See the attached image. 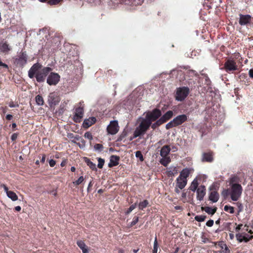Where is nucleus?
<instances>
[{"label":"nucleus","instance_id":"1","mask_svg":"<svg viewBox=\"0 0 253 253\" xmlns=\"http://www.w3.org/2000/svg\"><path fill=\"white\" fill-rule=\"evenodd\" d=\"M144 114V117H140L138 119V122L140 123L133 132V138L143 136L150 126L153 129H155L164 123L160 118L152 125V122L157 120L162 115L161 111L158 109L146 112Z\"/></svg>","mask_w":253,"mask_h":253},{"label":"nucleus","instance_id":"2","mask_svg":"<svg viewBox=\"0 0 253 253\" xmlns=\"http://www.w3.org/2000/svg\"><path fill=\"white\" fill-rule=\"evenodd\" d=\"M42 65L38 62L34 64L28 71V76L30 79L35 77L38 83L45 81L46 77L52 69L50 67H45L42 68Z\"/></svg>","mask_w":253,"mask_h":253},{"label":"nucleus","instance_id":"3","mask_svg":"<svg viewBox=\"0 0 253 253\" xmlns=\"http://www.w3.org/2000/svg\"><path fill=\"white\" fill-rule=\"evenodd\" d=\"M242 190V187L240 184L237 183L232 184L230 193L232 200L237 201L241 197Z\"/></svg>","mask_w":253,"mask_h":253},{"label":"nucleus","instance_id":"4","mask_svg":"<svg viewBox=\"0 0 253 253\" xmlns=\"http://www.w3.org/2000/svg\"><path fill=\"white\" fill-rule=\"evenodd\" d=\"M190 92L189 88L188 87H180L177 88L175 93V99L178 101H183L188 96Z\"/></svg>","mask_w":253,"mask_h":253},{"label":"nucleus","instance_id":"5","mask_svg":"<svg viewBox=\"0 0 253 253\" xmlns=\"http://www.w3.org/2000/svg\"><path fill=\"white\" fill-rule=\"evenodd\" d=\"M119 130V126L116 120L111 121L107 127V131L109 134L114 135L118 132Z\"/></svg>","mask_w":253,"mask_h":253},{"label":"nucleus","instance_id":"6","mask_svg":"<svg viewBox=\"0 0 253 253\" xmlns=\"http://www.w3.org/2000/svg\"><path fill=\"white\" fill-rule=\"evenodd\" d=\"M60 76L58 73L51 72L47 78L46 82L50 85H55L59 82Z\"/></svg>","mask_w":253,"mask_h":253},{"label":"nucleus","instance_id":"7","mask_svg":"<svg viewBox=\"0 0 253 253\" xmlns=\"http://www.w3.org/2000/svg\"><path fill=\"white\" fill-rule=\"evenodd\" d=\"M28 59V55L26 51H22L15 59V63L20 66H23L26 64Z\"/></svg>","mask_w":253,"mask_h":253},{"label":"nucleus","instance_id":"8","mask_svg":"<svg viewBox=\"0 0 253 253\" xmlns=\"http://www.w3.org/2000/svg\"><path fill=\"white\" fill-rule=\"evenodd\" d=\"M224 67L226 72L228 73L238 69L236 63L232 59H228L224 63Z\"/></svg>","mask_w":253,"mask_h":253},{"label":"nucleus","instance_id":"9","mask_svg":"<svg viewBox=\"0 0 253 253\" xmlns=\"http://www.w3.org/2000/svg\"><path fill=\"white\" fill-rule=\"evenodd\" d=\"M239 23L241 26L248 25L251 23L252 17L250 15H243L240 14Z\"/></svg>","mask_w":253,"mask_h":253},{"label":"nucleus","instance_id":"10","mask_svg":"<svg viewBox=\"0 0 253 253\" xmlns=\"http://www.w3.org/2000/svg\"><path fill=\"white\" fill-rule=\"evenodd\" d=\"M11 50V47L8 42L4 39L0 41V51L3 53L7 54Z\"/></svg>","mask_w":253,"mask_h":253},{"label":"nucleus","instance_id":"11","mask_svg":"<svg viewBox=\"0 0 253 253\" xmlns=\"http://www.w3.org/2000/svg\"><path fill=\"white\" fill-rule=\"evenodd\" d=\"M195 192H196L197 200L201 201L206 194V187L204 185H200Z\"/></svg>","mask_w":253,"mask_h":253},{"label":"nucleus","instance_id":"12","mask_svg":"<svg viewBox=\"0 0 253 253\" xmlns=\"http://www.w3.org/2000/svg\"><path fill=\"white\" fill-rule=\"evenodd\" d=\"M48 101L50 106L56 105L60 102V98L54 92L50 93L48 96Z\"/></svg>","mask_w":253,"mask_h":253},{"label":"nucleus","instance_id":"13","mask_svg":"<svg viewBox=\"0 0 253 253\" xmlns=\"http://www.w3.org/2000/svg\"><path fill=\"white\" fill-rule=\"evenodd\" d=\"M6 192L7 197L11 199L13 201H15L18 200V196L15 192L12 191H9L8 187L5 184H1L0 185Z\"/></svg>","mask_w":253,"mask_h":253},{"label":"nucleus","instance_id":"14","mask_svg":"<svg viewBox=\"0 0 253 253\" xmlns=\"http://www.w3.org/2000/svg\"><path fill=\"white\" fill-rule=\"evenodd\" d=\"M187 120V117L186 115L183 114L177 116L173 119V122L175 123L176 126H179Z\"/></svg>","mask_w":253,"mask_h":253},{"label":"nucleus","instance_id":"15","mask_svg":"<svg viewBox=\"0 0 253 253\" xmlns=\"http://www.w3.org/2000/svg\"><path fill=\"white\" fill-rule=\"evenodd\" d=\"M96 121V118L93 117L85 119L82 124V126L84 128H87L94 124Z\"/></svg>","mask_w":253,"mask_h":253},{"label":"nucleus","instance_id":"16","mask_svg":"<svg viewBox=\"0 0 253 253\" xmlns=\"http://www.w3.org/2000/svg\"><path fill=\"white\" fill-rule=\"evenodd\" d=\"M187 183V179H185L178 176L176 180V185L180 189H183Z\"/></svg>","mask_w":253,"mask_h":253},{"label":"nucleus","instance_id":"17","mask_svg":"<svg viewBox=\"0 0 253 253\" xmlns=\"http://www.w3.org/2000/svg\"><path fill=\"white\" fill-rule=\"evenodd\" d=\"M120 158L119 156L112 155L110 157V162L108 164V167L112 168L114 166H116L119 164V161Z\"/></svg>","mask_w":253,"mask_h":253},{"label":"nucleus","instance_id":"18","mask_svg":"<svg viewBox=\"0 0 253 253\" xmlns=\"http://www.w3.org/2000/svg\"><path fill=\"white\" fill-rule=\"evenodd\" d=\"M193 171L192 169L190 168H185L183 169L181 172H180V174L178 176L181 178H182L185 179H187V177L189 176L190 173Z\"/></svg>","mask_w":253,"mask_h":253},{"label":"nucleus","instance_id":"19","mask_svg":"<svg viewBox=\"0 0 253 253\" xmlns=\"http://www.w3.org/2000/svg\"><path fill=\"white\" fill-rule=\"evenodd\" d=\"M213 160V154L212 152L204 153L202 155V161L207 162H212Z\"/></svg>","mask_w":253,"mask_h":253},{"label":"nucleus","instance_id":"20","mask_svg":"<svg viewBox=\"0 0 253 253\" xmlns=\"http://www.w3.org/2000/svg\"><path fill=\"white\" fill-rule=\"evenodd\" d=\"M170 148L169 145L164 146L160 151V155L161 157L168 156L170 151Z\"/></svg>","mask_w":253,"mask_h":253},{"label":"nucleus","instance_id":"21","mask_svg":"<svg viewBox=\"0 0 253 253\" xmlns=\"http://www.w3.org/2000/svg\"><path fill=\"white\" fill-rule=\"evenodd\" d=\"M167 173L169 176H173L178 173V170L176 167L171 166L167 169Z\"/></svg>","mask_w":253,"mask_h":253},{"label":"nucleus","instance_id":"22","mask_svg":"<svg viewBox=\"0 0 253 253\" xmlns=\"http://www.w3.org/2000/svg\"><path fill=\"white\" fill-rule=\"evenodd\" d=\"M219 199V194L217 192L212 191L209 195V200L213 203H216Z\"/></svg>","mask_w":253,"mask_h":253},{"label":"nucleus","instance_id":"23","mask_svg":"<svg viewBox=\"0 0 253 253\" xmlns=\"http://www.w3.org/2000/svg\"><path fill=\"white\" fill-rule=\"evenodd\" d=\"M199 182L198 181V179L195 178L192 181L190 186L189 187V189L192 192H195L197 189L198 188Z\"/></svg>","mask_w":253,"mask_h":253},{"label":"nucleus","instance_id":"24","mask_svg":"<svg viewBox=\"0 0 253 253\" xmlns=\"http://www.w3.org/2000/svg\"><path fill=\"white\" fill-rule=\"evenodd\" d=\"M173 114L172 111H168L161 118L165 123L170 119L172 117Z\"/></svg>","mask_w":253,"mask_h":253},{"label":"nucleus","instance_id":"25","mask_svg":"<svg viewBox=\"0 0 253 253\" xmlns=\"http://www.w3.org/2000/svg\"><path fill=\"white\" fill-rule=\"evenodd\" d=\"M160 160V163L165 167H167L168 164L170 162L171 159L169 156L162 157Z\"/></svg>","mask_w":253,"mask_h":253},{"label":"nucleus","instance_id":"26","mask_svg":"<svg viewBox=\"0 0 253 253\" xmlns=\"http://www.w3.org/2000/svg\"><path fill=\"white\" fill-rule=\"evenodd\" d=\"M219 246L222 250V253H230V251L227 246L223 242L220 243Z\"/></svg>","mask_w":253,"mask_h":253},{"label":"nucleus","instance_id":"27","mask_svg":"<svg viewBox=\"0 0 253 253\" xmlns=\"http://www.w3.org/2000/svg\"><path fill=\"white\" fill-rule=\"evenodd\" d=\"M36 102L38 105L42 106L44 104L43 97L41 95H38L36 96Z\"/></svg>","mask_w":253,"mask_h":253},{"label":"nucleus","instance_id":"28","mask_svg":"<svg viewBox=\"0 0 253 253\" xmlns=\"http://www.w3.org/2000/svg\"><path fill=\"white\" fill-rule=\"evenodd\" d=\"M204 210L208 214L212 215L216 212V209H212L211 207H206L204 209Z\"/></svg>","mask_w":253,"mask_h":253},{"label":"nucleus","instance_id":"29","mask_svg":"<svg viewBox=\"0 0 253 253\" xmlns=\"http://www.w3.org/2000/svg\"><path fill=\"white\" fill-rule=\"evenodd\" d=\"M148 205V202L147 200H145L143 201L140 202L138 204V208L139 210H142L145 208Z\"/></svg>","mask_w":253,"mask_h":253},{"label":"nucleus","instance_id":"30","mask_svg":"<svg viewBox=\"0 0 253 253\" xmlns=\"http://www.w3.org/2000/svg\"><path fill=\"white\" fill-rule=\"evenodd\" d=\"M80 249L82 250L83 253H88L87 247L84 242L80 241Z\"/></svg>","mask_w":253,"mask_h":253},{"label":"nucleus","instance_id":"31","mask_svg":"<svg viewBox=\"0 0 253 253\" xmlns=\"http://www.w3.org/2000/svg\"><path fill=\"white\" fill-rule=\"evenodd\" d=\"M224 210L230 213H233L234 212V208L233 207L225 205L224 207Z\"/></svg>","mask_w":253,"mask_h":253},{"label":"nucleus","instance_id":"32","mask_svg":"<svg viewBox=\"0 0 253 253\" xmlns=\"http://www.w3.org/2000/svg\"><path fill=\"white\" fill-rule=\"evenodd\" d=\"M236 237L237 238V240L239 242L241 243V242H242L243 241L245 242V238L244 235H243V234H240V233H238V234H236Z\"/></svg>","mask_w":253,"mask_h":253},{"label":"nucleus","instance_id":"33","mask_svg":"<svg viewBox=\"0 0 253 253\" xmlns=\"http://www.w3.org/2000/svg\"><path fill=\"white\" fill-rule=\"evenodd\" d=\"M206 218L205 215H197L195 217V220L198 222H203L204 221Z\"/></svg>","mask_w":253,"mask_h":253},{"label":"nucleus","instance_id":"34","mask_svg":"<svg viewBox=\"0 0 253 253\" xmlns=\"http://www.w3.org/2000/svg\"><path fill=\"white\" fill-rule=\"evenodd\" d=\"M94 149L95 151L101 152L103 150V146L101 144H96L94 146Z\"/></svg>","mask_w":253,"mask_h":253},{"label":"nucleus","instance_id":"35","mask_svg":"<svg viewBox=\"0 0 253 253\" xmlns=\"http://www.w3.org/2000/svg\"><path fill=\"white\" fill-rule=\"evenodd\" d=\"M98 165H97L98 168L99 169H102L104 164V162H105L104 160L102 158H99L98 159Z\"/></svg>","mask_w":253,"mask_h":253},{"label":"nucleus","instance_id":"36","mask_svg":"<svg viewBox=\"0 0 253 253\" xmlns=\"http://www.w3.org/2000/svg\"><path fill=\"white\" fill-rule=\"evenodd\" d=\"M135 157L138 158L141 162L144 160L143 156L141 152L139 151H137L135 152Z\"/></svg>","mask_w":253,"mask_h":253},{"label":"nucleus","instance_id":"37","mask_svg":"<svg viewBox=\"0 0 253 253\" xmlns=\"http://www.w3.org/2000/svg\"><path fill=\"white\" fill-rule=\"evenodd\" d=\"M79 110V108H76V114L74 117V121L76 122H79V112L78 110Z\"/></svg>","mask_w":253,"mask_h":253},{"label":"nucleus","instance_id":"38","mask_svg":"<svg viewBox=\"0 0 253 253\" xmlns=\"http://www.w3.org/2000/svg\"><path fill=\"white\" fill-rule=\"evenodd\" d=\"M63 0H48V3L50 5H55L61 2Z\"/></svg>","mask_w":253,"mask_h":253},{"label":"nucleus","instance_id":"39","mask_svg":"<svg viewBox=\"0 0 253 253\" xmlns=\"http://www.w3.org/2000/svg\"><path fill=\"white\" fill-rule=\"evenodd\" d=\"M174 126H176V125H175V123H174L173 122V120H172L171 121H170V122H169V123H168L166 125V128L167 129H169V128H172Z\"/></svg>","mask_w":253,"mask_h":253},{"label":"nucleus","instance_id":"40","mask_svg":"<svg viewBox=\"0 0 253 253\" xmlns=\"http://www.w3.org/2000/svg\"><path fill=\"white\" fill-rule=\"evenodd\" d=\"M136 203L131 205L128 209L127 211H126V214H129L130 212H131L136 208Z\"/></svg>","mask_w":253,"mask_h":253},{"label":"nucleus","instance_id":"41","mask_svg":"<svg viewBox=\"0 0 253 253\" xmlns=\"http://www.w3.org/2000/svg\"><path fill=\"white\" fill-rule=\"evenodd\" d=\"M157 251H158V243H157V238H156L154 243L153 253H157Z\"/></svg>","mask_w":253,"mask_h":253},{"label":"nucleus","instance_id":"42","mask_svg":"<svg viewBox=\"0 0 253 253\" xmlns=\"http://www.w3.org/2000/svg\"><path fill=\"white\" fill-rule=\"evenodd\" d=\"M244 236H245V242H246V243L248 242V241H249L250 240H251L253 238V235L250 236L246 233L245 234Z\"/></svg>","mask_w":253,"mask_h":253},{"label":"nucleus","instance_id":"43","mask_svg":"<svg viewBox=\"0 0 253 253\" xmlns=\"http://www.w3.org/2000/svg\"><path fill=\"white\" fill-rule=\"evenodd\" d=\"M88 166L89 167V168L91 169L94 170H97L96 165L95 164L93 163L92 162H91L90 163H89V164L88 165Z\"/></svg>","mask_w":253,"mask_h":253},{"label":"nucleus","instance_id":"44","mask_svg":"<svg viewBox=\"0 0 253 253\" xmlns=\"http://www.w3.org/2000/svg\"><path fill=\"white\" fill-rule=\"evenodd\" d=\"M138 221V217L135 216L133 218L131 222L130 223V226H132L135 225L137 222Z\"/></svg>","mask_w":253,"mask_h":253},{"label":"nucleus","instance_id":"45","mask_svg":"<svg viewBox=\"0 0 253 253\" xmlns=\"http://www.w3.org/2000/svg\"><path fill=\"white\" fill-rule=\"evenodd\" d=\"M84 136L85 138H87L89 140H91L92 139V136L90 132H86L85 133Z\"/></svg>","mask_w":253,"mask_h":253},{"label":"nucleus","instance_id":"46","mask_svg":"<svg viewBox=\"0 0 253 253\" xmlns=\"http://www.w3.org/2000/svg\"><path fill=\"white\" fill-rule=\"evenodd\" d=\"M18 135V133H14L12 134V135L11 136V140L13 141L16 140V139L17 138Z\"/></svg>","mask_w":253,"mask_h":253},{"label":"nucleus","instance_id":"47","mask_svg":"<svg viewBox=\"0 0 253 253\" xmlns=\"http://www.w3.org/2000/svg\"><path fill=\"white\" fill-rule=\"evenodd\" d=\"M213 220L210 219L207 222L206 225L209 227H211L213 225Z\"/></svg>","mask_w":253,"mask_h":253},{"label":"nucleus","instance_id":"48","mask_svg":"<svg viewBox=\"0 0 253 253\" xmlns=\"http://www.w3.org/2000/svg\"><path fill=\"white\" fill-rule=\"evenodd\" d=\"M49 164L50 167H53L56 164V161L53 159L49 160Z\"/></svg>","mask_w":253,"mask_h":253},{"label":"nucleus","instance_id":"49","mask_svg":"<svg viewBox=\"0 0 253 253\" xmlns=\"http://www.w3.org/2000/svg\"><path fill=\"white\" fill-rule=\"evenodd\" d=\"M67 163V160L64 159V160H63L62 161V162H61V163L60 165H61V166L62 167H65V166L66 165Z\"/></svg>","mask_w":253,"mask_h":253},{"label":"nucleus","instance_id":"50","mask_svg":"<svg viewBox=\"0 0 253 253\" xmlns=\"http://www.w3.org/2000/svg\"><path fill=\"white\" fill-rule=\"evenodd\" d=\"M79 185V178H78L77 180H76L75 182H73L72 183V185H71V187L74 186L75 185Z\"/></svg>","mask_w":253,"mask_h":253},{"label":"nucleus","instance_id":"51","mask_svg":"<svg viewBox=\"0 0 253 253\" xmlns=\"http://www.w3.org/2000/svg\"><path fill=\"white\" fill-rule=\"evenodd\" d=\"M228 194V190H224L222 192V195L224 197H226Z\"/></svg>","mask_w":253,"mask_h":253},{"label":"nucleus","instance_id":"52","mask_svg":"<svg viewBox=\"0 0 253 253\" xmlns=\"http://www.w3.org/2000/svg\"><path fill=\"white\" fill-rule=\"evenodd\" d=\"M243 225L242 224L238 225L235 228V231L238 232L241 229Z\"/></svg>","mask_w":253,"mask_h":253},{"label":"nucleus","instance_id":"53","mask_svg":"<svg viewBox=\"0 0 253 253\" xmlns=\"http://www.w3.org/2000/svg\"><path fill=\"white\" fill-rule=\"evenodd\" d=\"M5 118L7 120L10 121L13 118V116L10 114H8L6 116Z\"/></svg>","mask_w":253,"mask_h":253},{"label":"nucleus","instance_id":"54","mask_svg":"<svg viewBox=\"0 0 253 253\" xmlns=\"http://www.w3.org/2000/svg\"><path fill=\"white\" fill-rule=\"evenodd\" d=\"M45 157H46V156L45 154H43L42 156V159L41 160V162L42 164H43L45 162Z\"/></svg>","mask_w":253,"mask_h":253},{"label":"nucleus","instance_id":"55","mask_svg":"<svg viewBox=\"0 0 253 253\" xmlns=\"http://www.w3.org/2000/svg\"><path fill=\"white\" fill-rule=\"evenodd\" d=\"M83 159L87 165L89 164V163L91 162L90 160L86 157H84Z\"/></svg>","mask_w":253,"mask_h":253},{"label":"nucleus","instance_id":"56","mask_svg":"<svg viewBox=\"0 0 253 253\" xmlns=\"http://www.w3.org/2000/svg\"><path fill=\"white\" fill-rule=\"evenodd\" d=\"M0 109L2 111L3 114H5L7 112V108L6 107H2Z\"/></svg>","mask_w":253,"mask_h":253},{"label":"nucleus","instance_id":"57","mask_svg":"<svg viewBox=\"0 0 253 253\" xmlns=\"http://www.w3.org/2000/svg\"><path fill=\"white\" fill-rule=\"evenodd\" d=\"M249 76L251 78H253V69L250 70V71L249 72Z\"/></svg>","mask_w":253,"mask_h":253},{"label":"nucleus","instance_id":"58","mask_svg":"<svg viewBox=\"0 0 253 253\" xmlns=\"http://www.w3.org/2000/svg\"><path fill=\"white\" fill-rule=\"evenodd\" d=\"M9 106L11 108H12L16 107V105L14 104L13 101H11L9 104Z\"/></svg>","mask_w":253,"mask_h":253},{"label":"nucleus","instance_id":"59","mask_svg":"<svg viewBox=\"0 0 253 253\" xmlns=\"http://www.w3.org/2000/svg\"><path fill=\"white\" fill-rule=\"evenodd\" d=\"M14 209L15 211H20L21 210V208L20 206H18L15 207Z\"/></svg>","mask_w":253,"mask_h":253},{"label":"nucleus","instance_id":"60","mask_svg":"<svg viewBox=\"0 0 253 253\" xmlns=\"http://www.w3.org/2000/svg\"><path fill=\"white\" fill-rule=\"evenodd\" d=\"M174 209H175V210H180V211H181V210H183L182 207H181V206H175V207H174Z\"/></svg>","mask_w":253,"mask_h":253},{"label":"nucleus","instance_id":"61","mask_svg":"<svg viewBox=\"0 0 253 253\" xmlns=\"http://www.w3.org/2000/svg\"><path fill=\"white\" fill-rule=\"evenodd\" d=\"M16 126H17V125L15 123H13L12 124V128L13 130H15Z\"/></svg>","mask_w":253,"mask_h":253},{"label":"nucleus","instance_id":"62","mask_svg":"<svg viewBox=\"0 0 253 253\" xmlns=\"http://www.w3.org/2000/svg\"><path fill=\"white\" fill-rule=\"evenodd\" d=\"M81 142L82 143V144L81 145L80 144V148H83L85 145V142L84 140H82Z\"/></svg>","mask_w":253,"mask_h":253},{"label":"nucleus","instance_id":"63","mask_svg":"<svg viewBox=\"0 0 253 253\" xmlns=\"http://www.w3.org/2000/svg\"><path fill=\"white\" fill-rule=\"evenodd\" d=\"M179 189L177 187H175V192H176L177 193H179L180 192V191H179Z\"/></svg>","mask_w":253,"mask_h":253},{"label":"nucleus","instance_id":"64","mask_svg":"<svg viewBox=\"0 0 253 253\" xmlns=\"http://www.w3.org/2000/svg\"><path fill=\"white\" fill-rule=\"evenodd\" d=\"M118 253H124V250L122 249H119L118 250Z\"/></svg>","mask_w":253,"mask_h":253}]
</instances>
